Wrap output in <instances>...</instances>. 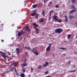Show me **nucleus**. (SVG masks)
Here are the masks:
<instances>
[{"label":"nucleus","instance_id":"obj_44","mask_svg":"<svg viewBox=\"0 0 77 77\" xmlns=\"http://www.w3.org/2000/svg\"><path fill=\"white\" fill-rule=\"evenodd\" d=\"M71 61L70 60H69V63H68V64H70V63H71Z\"/></svg>","mask_w":77,"mask_h":77},{"label":"nucleus","instance_id":"obj_16","mask_svg":"<svg viewBox=\"0 0 77 77\" xmlns=\"http://www.w3.org/2000/svg\"><path fill=\"white\" fill-rule=\"evenodd\" d=\"M69 18L70 19H71L72 18H74V16L73 15H70L69 16Z\"/></svg>","mask_w":77,"mask_h":77},{"label":"nucleus","instance_id":"obj_3","mask_svg":"<svg viewBox=\"0 0 77 77\" xmlns=\"http://www.w3.org/2000/svg\"><path fill=\"white\" fill-rule=\"evenodd\" d=\"M33 24L34 26V28L35 29L36 31H38V29L37 28V27H38V24L35 23H33Z\"/></svg>","mask_w":77,"mask_h":77},{"label":"nucleus","instance_id":"obj_56","mask_svg":"<svg viewBox=\"0 0 77 77\" xmlns=\"http://www.w3.org/2000/svg\"><path fill=\"white\" fill-rule=\"evenodd\" d=\"M24 64H25V65H27V64H26V63H25Z\"/></svg>","mask_w":77,"mask_h":77},{"label":"nucleus","instance_id":"obj_22","mask_svg":"<svg viewBox=\"0 0 77 77\" xmlns=\"http://www.w3.org/2000/svg\"><path fill=\"white\" fill-rule=\"evenodd\" d=\"M36 7H37V5H32V8H36Z\"/></svg>","mask_w":77,"mask_h":77},{"label":"nucleus","instance_id":"obj_19","mask_svg":"<svg viewBox=\"0 0 77 77\" xmlns=\"http://www.w3.org/2000/svg\"><path fill=\"white\" fill-rule=\"evenodd\" d=\"M44 19H43V18H41L40 20V22L42 23V22H43V21H44Z\"/></svg>","mask_w":77,"mask_h":77},{"label":"nucleus","instance_id":"obj_17","mask_svg":"<svg viewBox=\"0 0 77 77\" xmlns=\"http://www.w3.org/2000/svg\"><path fill=\"white\" fill-rule=\"evenodd\" d=\"M39 14H35V16L36 17V19H38V17H39Z\"/></svg>","mask_w":77,"mask_h":77},{"label":"nucleus","instance_id":"obj_52","mask_svg":"<svg viewBox=\"0 0 77 77\" xmlns=\"http://www.w3.org/2000/svg\"><path fill=\"white\" fill-rule=\"evenodd\" d=\"M36 5H37V6H39V4H36Z\"/></svg>","mask_w":77,"mask_h":77},{"label":"nucleus","instance_id":"obj_27","mask_svg":"<svg viewBox=\"0 0 77 77\" xmlns=\"http://www.w3.org/2000/svg\"><path fill=\"white\" fill-rule=\"evenodd\" d=\"M48 71H47L45 73V75H47V74H49Z\"/></svg>","mask_w":77,"mask_h":77},{"label":"nucleus","instance_id":"obj_42","mask_svg":"<svg viewBox=\"0 0 77 77\" xmlns=\"http://www.w3.org/2000/svg\"><path fill=\"white\" fill-rule=\"evenodd\" d=\"M36 48H37V47H35V48H34L33 49V50H35V49H36Z\"/></svg>","mask_w":77,"mask_h":77},{"label":"nucleus","instance_id":"obj_25","mask_svg":"<svg viewBox=\"0 0 77 77\" xmlns=\"http://www.w3.org/2000/svg\"><path fill=\"white\" fill-rule=\"evenodd\" d=\"M42 15H43V16H45V11H42Z\"/></svg>","mask_w":77,"mask_h":77},{"label":"nucleus","instance_id":"obj_15","mask_svg":"<svg viewBox=\"0 0 77 77\" xmlns=\"http://www.w3.org/2000/svg\"><path fill=\"white\" fill-rule=\"evenodd\" d=\"M36 11H35V13H34L32 14H31V16H32V17H34V16H35V15L36 14Z\"/></svg>","mask_w":77,"mask_h":77},{"label":"nucleus","instance_id":"obj_34","mask_svg":"<svg viewBox=\"0 0 77 77\" xmlns=\"http://www.w3.org/2000/svg\"><path fill=\"white\" fill-rule=\"evenodd\" d=\"M72 0V2L73 3H75V0Z\"/></svg>","mask_w":77,"mask_h":77},{"label":"nucleus","instance_id":"obj_13","mask_svg":"<svg viewBox=\"0 0 77 77\" xmlns=\"http://www.w3.org/2000/svg\"><path fill=\"white\" fill-rule=\"evenodd\" d=\"M28 64H27L26 65H25L24 63H23L21 65V66H22L23 67H24V66H27Z\"/></svg>","mask_w":77,"mask_h":77},{"label":"nucleus","instance_id":"obj_41","mask_svg":"<svg viewBox=\"0 0 77 77\" xmlns=\"http://www.w3.org/2000/svg\"><path fill=\"white\" fill-rule=\"evenodd\" d=\"M51 20V17H49V20Z\"/></svg>","mask_w":77,"mask_h":77},{"label":"nucleus","instance_id":"obj_39","mask_svg":"<svg viewBox=\"0 0 77 77\" xmlns=\"http://www.w3.org/2000/svg\"><path fill=\"white\" fill-rule=\"evenodd\" d=\"M26 62H27V60H25L24 61V63H26Z\"/></svg>","mask_w":77,"mask_h":77},{"label":"nucleus","instance_id":"obj_60","mask_svg":"<svg viewBox=\"0 0 77 77\" xmlns=\"http://www.w3.org/2000/svg\"><path fill=\"white\" fill-rule=\"evenodd\" d=\"M76 37L77 38V36H76Z\"/></svg>","mask_w":77,"mask_h":77},{"label":"nucleus","instance_id":"obj_10","mask_svg":"<svg viewBox=\"0 0 77 77\" xmlns=\"http://www.w3.org/2000/svg\"><path fill=\"white\" fill-rule=\"evenodd\" d=\"M3 26V24H2L0 25V26L1 27H0V31H3V29H2V26Z\"/></svg>","mask_w":77,"mask_h":77},{"label":"nucleus","instance_id":"obj_47","mask_svg":"<svg viewBox=\"0 0 77 77\" xmlns=\"http://www.w3.org/2000/svg\"><path fill=\"white\" fill-rule=\"evenodd\" d=\"M51 14H49V17H51Z\"/></svg>","mask_w":77,"mask_h":77},{"label":"nucleus","instance_id":"obj_53","mask_svg":"<svg viewBox=\"0 0 77 77\" xmlns=\"http://www.w3.org/2000/svg\"><path fill=\"white\" fill-rule=\"evenodd\" d=\"M75 24L76 25H77V21L76 22Z\"/></svg>","mask_w":77,"mask_h":77},{"label":"nucleus","instance_id":"obj_8","mask_svg":"<svg viewBox=\"0 0 77 77\" xmlns=\"http://www.w3.org/2000/svg\"><path fill=\"white\" fill-rule=\"evenodd\" d=\"M21 77H26L25 74L24 73H22L20 75H19Z\"/></svg>","mask_w":77,"mask_h":77},{"label":"nucleus","instance_id":"obj_4","mask_svg":"<svg viewBox=\"0 0 77 77\" xmlns=\"http://www.w3.org/2000/svg\"><path fill=\"white\" fill-rule=\"evenodd\" d=\"M12 64H13V65H14V67H12L10 70V71H14V67H15V66H17V63H12Z\"/></svg>","mask_w":77,"mask_h":77},{"label":"nucleus","instance_id":"obj_2","mask_svg":"<svg viewBox=\"0 0 77 77\" xmlns=\"http://www.w3.org/2000/svg\"><path fill=\"white\" fill-rule=\"evenodd\" d=\"M0 54H1V56H2L5 59V60H6V57H7L8 59H9V58L8 57L6 56V55H5L4 54L3 52H1L0 51Z\"/></svg>","mask_w":77,"mask_h":77},{"label":"nucleus","instance_id":"obj_11","mask_svg":"<svg viewBox=\"0 0 77 77\" xmlns=\"http://www.w3.org/2000/svg\"><path fill=\"white\" fill-rule=\"evenodd\" d=\"M75 11H76V9H75L74 10H72L69 13V14H72L74 12H75Z\"/></svg>","mask_w":77,"mask_h":77},{"label":"nucleus","instance_id":"obj_49","mask_svg":"<svg viewBox=\"0 0 77 77\" xmlns=\"http://www.w3.org/2000/svg\"><path fill=\"white\" fill-rule=\"evenodd\" d=\"M25 53V54H28V52H26Z\"/></svg>","mask_w":77,"mask_h":77},{"label":"nucleus","instance_id":"obj_24","mask_svg":"<svg viewBox=\"0 0 77 77\" xmlns=\"http://www.w3.org/2000/svg\"><path fill=\"white\" fill-rule=\"evenodd\" d=\"M37 51L38 50H34L33 51V52L35 54H36V53H37Z\"/></svg>","mask_w":77,"mask_h":77},{"label":"nucleus","instance_id":"obj_20","mask_svg":"<svg viewBox=\"0 0 77 77\" xmlns=\"http://www.w3.org/2000/svg\"><path fill=\"white\" fill-rule=\"evenodd\" d=\"M16 49V51L17 52V54H19L20 53V51H19V49H18L17 48Z\"/></svg>","mask_w":77,"mask_h":77},{"label":"nucleus","instance_id":"obj_26","mask_svg":"<svg viewBox=\"0 0 77 77\" xmlns=\"http://www.w3.org/2000/svg\"><path fill=\"white\" fill-rule=\"evenodd\" d=\"M54 11H53V10H51V11L50 12V14H53V13Z\"/></svg>","mask_w":77,"mask_h":77},{"label":"nucleus","instance_id":"obj_1","mask_svg":"<svg viewBox=\"0 0 77 77\" xmlns=\"http://www.w3.org/2000/svg\"><path fill=\"white\" fill-rule=\"evenodd\" d=\"M63 31V29H62V28H58L56 29L55 30V33H57L59 34H60L61 33H62Z\"/></svg>","mask_w":77,"mask_h":77},{"label":"nucleus","instance_id":"obj_30","mask_svg":"<svg viewBox=\"0 0 77 77\" xmlns=\"http://www.w3.org/2000/svg\"><path fill=\"white\" fill-rule=\"evenodd\" d=\"M75 70H74L73 71H70V72H75Z\"/></svg>","mask_w":77,"mask_h":77},{"label":"nucleus","instance_id":"obj_23","mask_svg":"<svg viewBox=\"0 0 77 77\" xmlns=\"http://www.w3.org/2000/svg\"><path fill=\"white\" fill-rule=\"evenodd\" d=\"M71 36V35L70 34H68L67 36V38L68 39H69L70 38V37Z\"/></svg>","mask_w":77,"mask_h":77},{"label":"nucleus","instance_id":"obj_54","mask_svg":"<svg viewBox=\"0 0 77 77\" xmlns=\"http://www.w3.org/2000/svg\"><path fill=\"white\" fill-rule=\"evenodd\" d=\"M53 57H54V54H53Z\"/></svg>","mask_w":77,"mask_h":77},{"label":"nucleus","instance_id":"obj_36","mask_svg":"<svg viewBox=\"0 0 77 77\" xmlns=\"http://www.w3.org/2000/svg\"><path fill=\"white\" fill-rule=\"evenodd\" d=\"M55 7H56V8H59V5H55Z\"/></svg>","mask_w":77,"mask_h":77},{"label":"nucleus","instance_id":"obj_33","mask_svg":"<svg viewBox=\"0 0 77 77\" xmlns=\"http://www.w3.org/2000/svg\"><path fill=\"white\" fill-rule=\"evenodd\" d=\"M51 44L50 43V44H49V46H48V47H50V48H51Z\"/></svg>","mask_w":77,"mask_h":77},{"label":"nucleus","instance_id":"obj_62","mask_svg":"<svg viewBox=\"0 0 77 77\" xmlns=\"http://www.w3.org/2000/svg\"><path fill=\"white\" fill-rule=\"evenodd\" d=\"M45 0H44V1H45Z\"/></svg>","mask_w":77,"mask_h":77},{"label":"nucleus","instance_id":"obj_9","mask_svg":"<svg viewBox=\"0 0 77 77\" xmlns=\"http://www.w3.org/2000/svg\"><path fill=\"white\" fill-rule=\"evenodd\" d=\"M21 71L23 72H26V69L25 68L23 67Z\"/></svg>","mask_w":77,"mask_h":77},{"label":"nucleus","instance_id":"obj_57","mask_svg":"<svg viewBox=\"0 0 77 77\" xmlns=\"http://www.w3.org/2000/svg\"><path fill=\"white\" fill-rule=\"evenodd\" d=\"M44 2L45 3V2H46L45 1H44Z\"/></svg>","mask_w":77,"mask_h":77},{"label":"nucleus","instance_id":"obj_6","mask_svg":"<svg viewBox=\"0 0 77 77\" xmlns=\"http://www.w3.org/2000/svg\"><path fill=\"white\" fill-rule=\"evenodd\" d=\"M45 63H46V64H44L43 65V66L45 67H47V65H48V64H49V63L48 62H45Z\"/></svg>","mask_w":77,"mask_h":77},{"label":"nucleus","instance_id":"obj_45","mask_svg":"<svg viewBox=\"0 0 77 77\" xmlns=\"http://www.w3.org/2000/svg\"><path fill=\"white\" fill-rule=\"evenodd\" d=\"M27 47H25V50H27Z\"/></svg>","mask_w":77,"mask_h":77},{"label":"nucleus","instance_id":"obj_28","mask_svg":"<svg viewBox=\"0 0 77 77\" xmlns=\"http://www.w3.org/2000/svg\"><path fill=\"white\" fill-rule=\"evenodd\" d=\"M41 68H42V66L40 65H39L38 66V68H39V69H40Z\"/></svg>","mask_w":77,"mask_h":77},{"label":"nucleus","instance_id":"obj_59","mask_svg":"<svg viewBox=\"0 0 77 77\" xmlns=\"http://www.w3.org/2000/svg\"><path fill=\"white\" fill-rule=\"evenodd\" d=\"M11 38V39H14V38Z\"/></svg>","mask_w":77,"mask_h":77},{"label":"nucleus","instance_id":"obj_37","mask_svg":"<svg viewBox=\"0 0 77 77\" xmlns=\"http://www.w3.org/2000/svg\"><path fill=\"white\" fill-rule=\"evenodd\" d=\"M27 49H28V50H29V51H30V47H27Z\"/></svg>","mask_w":77,"mask_h":77},{"label":"nucleus","instance_id":"obj_48","mask_svg":"<svg viewBox=\"0 0 77 77\" xmlns=\"http://www.w3.org/2000/svg\"><path fill=\"white\" fill-rule=\"evenodd\" d=\"M1 41L2 42H4V40H1Z\"/></svg>","mask_w":77,"mask_h":77},{"label":"nucleus","instance_id":"obj_51","mask_svg":"<svg viewBox=\"0 0 77 77\" xmlns=\"http://www.w3.org/2000/svg\"><path fill=\"white\" fill-rule=\"evenodd\" d=\"M15 25L14 24H12V26H14V25Z\"/></svg>","mask_w":77,"mask_h":77},{"label":"nucleus","instance_id":"obj_14","mask_svg":"<svg viewBox=\"0 0 77 77\" xmlns=\"http://www.w3.org/2000/svg\"><path fill=\"white\" fill-rule=\"evenodd\" d=\"M25 29L27 31H30V28L28 27V26H26L25 28Z\"/></svg>","mask_w":77,"mask_h":77},{"label":"nucleus","instance_id":"obj_12","mask_svg":"<svg viewBox=\"0 0 77 77\" xmlns=\"http://www.w3.org/2000/svg\"><path fill=\"white\" fill-rule=\"evenodd\" d=\"M51 48L48 47L46 48V51H50V48Z\"/></svg>","mask_w":77,"mask_h":77},{"label":"nucleus","instance_id":"obj_7","mask_svg":"<svg viewBox=\"0 0 77 77\" xmlns=\"http://www.w3.org/2000/svg\"><path fill=\"white\" fill-rule=\"evenodd\" d=\"M65 20L64 21V23H66L68 22V17H67V16L65 15Z\"/></svg>","mask_w":77,"mask_h":77},{"label":"nucleus","instance_id":"obj_43","mask_svg":"<svg viewBox=\"0 0 77 77\" xmlns=\"http://www.w3.org/2000/svg\"><path fill=\"white\" fill-rule=\"evenodd\" d=\"M76 51H77L76 52H74V54H77V50Z\"/></svg>","mask_w":77,"mask_h":77},{"label":"nucleus","instance_id":"obj_50","mask_svg":"<svg viewBox=\"0 0 77 77\" xmlns=\"http://www.w3.org/2000/svg\"><path fill=\"white\" fill-rule=\"evenodd\" d=\"M36 33H37V34H38V31H36Z\"/></svg>","mask_w":77,"mask_h":77},{"label":"nucleus","instance_id":"obj_21","mask_svg":"<svg viewBox=\"0 0 77 77\" xmlns=\"http://www.w3.org/2000/svg\"><path fill=\"white\" fill-rule=\"evenodd\" d=\"M60 48L61 50H67V49L64 48Z\"/></svg>","mask_w":77,"mask_h":77},{"label":"nucleus","instance_id":"obj_61","mask_svg":"<svg viewBox=\"0 0 77 77\" xmlns=\"http://www.w3.org/2000/svg\"><path fill=\"white\" fill-rule=\"evenodd\" d=\"M24 39H25V38H24Z\"/></svg>","mask_w":77,"mask_h":77},{"label":"nucleus","instance_id":"obj_18","mask_svg":"<svg viewBox=\"0 0 77 77\" xmlns=\"http://www.w3.org/2000/svg\"><path fill=\"white\" fill-rule=\"evenodd\" d=\"M22 35V33H21V32H19L18 33V36H21Z\"/></svg>","mask_w":77,"mask_h":77},{"label":"nucleus","instance_id":"obj_31","mask_svg":"<svg viewBox=\"0 0 77 77\" xmlns=\"http://www.w3.org/2000/svg\"><path fill=\"white\" fill-rule=\"evenodd\" d=\"M71 6L72 7V9H75V7H74V6H73V5H72Z\"/></svg>","mask_w":77,"mask_h":77},{"label":"nucleus","instance_id":"obj_55","mask_svg":"<svg viewBox=\"0 0 77 77\" xmlns=\"http://www.w3.org/2000/svg\"><path fill=\"white\" fill-rule=\"evenodd\" d=\"M12 13H13L12 12H11V14H12Z\"/></svg>","mask_w":77,"mask_h":77},{"label":"nucleus","instance_id":"obj_40","mask_svg":"<svg viewBox=\"0 0 77 77\" xmlns=\"http://www.w3.org/2000/svg\"><path fill=\"white\" fill-rule=\"evenodd\" d=\"M36 55H37V56H38V54H39V53H36Z\"/></svg>","mask_w":77,"mask_h":77},{"label":"nucleus","instance_id":"obj_35","mask_svg":"<svg viewBox=\"0 0 77 77\" xmlns=\"http://www.w3.org/2000/svg\"><path fill=\"white\" fill-rule=\"evenodd\" d=\"M58 21L59 23H61L62 22V20H58Z\"/></svg>","mask_w":77,"mask_h":77},{"label":"nucleus","instance_id":"obj_5","mask_svg":"<svg viewBox=\"0 0 77 77\" xmlns=\"http://www.w3.org/2000/svg\"><path fill=\"white\" fill-rule=\"evenodd\" d=\"M53 18L56 21H58L57 19V16L56 15H54L53 17Z\"/></svg>","mask_w":77,"mask_h":77},{"label":"nucleus","instance_id":"obj_46","mask_svg":"<svg viewBox=\"0 0 77 77\" xmlns=\"http://www.w3.org/2000/svg\"><path fill=\"white\" fill-rule=\"evenodd\" d=\"M52 2H50L49 3H50V4H52Z\"/></svg>","mask_w":77,"mask_h":77},{"label":"nucleus","instance_id":"obj_32","mask_svg":"<svg viewBox=\"0 0 77 77\" xmlns=\"http://www.w3.org/2000/svg\"><path fill=\"white\" fill-rule=\"evenodd\" d=\"M14 69H15V71L16 73V74H17V69H16V68H14Z\"/></svg>","mask_w":77,"mask_h":77},{"label":"nucleus","instance_id":"obj_29","mask_svg":"<svg viewBox=\"0 0 77 77\" xmlns=\"http://www.w3.org/2000/svg\"><path fill=\"white\" fill-rule=\"evenodd\" d=\"M21 32L22 33V34H23H23H25V33H26V32H25L24 31H21Z\"/></svg>","mask_w":77,"mask_h":77},{"label":"nucleus","instance_id":"obj_58","mask_svg":"<svg viewBox=\"0 0 77 77\" xmlns=\"http://www.w3.org/2000/svg\"><path fill=\"white\" fill-rule=\"evenodd\" d=\"M75 66H73V67H74V68L75 67Z\"/></svg>","mask_w":77,"mask_h":77},{"label":"nucleus","instance_id":"obj_38","mask_svg":"<svg viewBox=\"0 0 77 77\" xmlns=\"http://www.w3.org/2000/svg\"><path fill=\"white\" fill-rule=\"evenodd\" d=\"M31 72H33V68H32L31 69Z\"/></svg>","mask_w":77,"mask_h":77}]
</instances>
